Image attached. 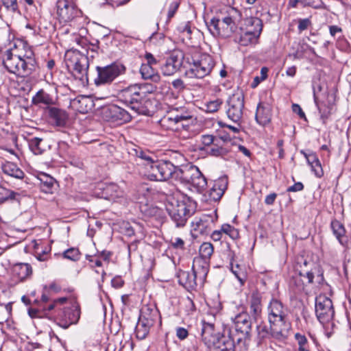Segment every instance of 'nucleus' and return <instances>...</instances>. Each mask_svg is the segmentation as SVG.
<instances>
[{
  "instance_id": "obj_1",
  "label": "nucleus",
  "mask_w": 351,
  "mask_h": 351,
  "mask_svg": "<svg viewBox=\"0 0 351 351\" xmlns=\"http://www.w3.org/2000/svg\"><path fill=\"white\" fill-rule=\"evenodd\" d=\"M135 155L143 160L145 176L150 180L165 181L168 179L189 184L197 192L202 193L207 185V180L199 168L191 164L176 167L169 161H160L157 156L148 150L140 147L134 149Z\"/></svg>"
},
{
  "instance_id": "obj_2",
  "label": "nucleus",
  "mask_w": 351,
  "mask_h": 351,
  "mask_svg": "<svg viewBox=\"0 0 351 351\" xmlns=\"http://www.w3.org/2000/svg\"><path fill=\"white\" fill-rule=\"evenodd\" d=\"M3 64L8 72L21 77L31 75L38 68L33 50L21 42L5 51Z\"/></svg>"
},
{
  "instance_id": "obj_3",
  "label": "nucleus",
  "mask_w": 351,
  "mask_h": 351,
  "mask_svg": "<svg viewBox=\"0 0 351 351\" xmlns=\"http://www.w3.org/2000/svg\"><path fill=\"white\" fill-rule=\"evenodd\" d=\"M147 96L148 93L144 86L134 84L121 90L117 97L120 101L136 113L145 114L148 112L147 105L150 102Z\"/></svg>"
},
{
  "instance_id": "obj_4",
  "label": "nucleus",
  "mask_w": 351,
  "mask_h": 351,
  "mask_svg": "<svg viewBox=\"0 0 351 351\" xmlns=\"http://www.w3.org/2000/svg\"><path fill=\"white\" fill-rule=\"evenodd\" d=\"M64 62L69 71L83 84L88 82L89 61L86 56L76 49H69L64 55Z\"/></svg>"
},
{
  "instance_id": "obj_5",
  "label": "nucleus",
  "mask_w": 351,
  "mask_h": 351,
  "mask_svg": "<svg viewBox=\"0 0 351 351\" xmlns=\"http://www.w3.org/2000/svg\"><path fill=\"white\" fill-rule=\"evenodd\" d=\"M195 202L189 198L178 200L169 199L166 204V210L176 227H183L187 219L195 212Z\"/></svg>"
},
{
  "instance_id": "obj_6",
  "label": "nucleus",
  "mask_w": 351,
  "mask_h": 351,
  "mask_svg": "<svg viewBox=\"0 0 351 351\" xmlns=\"http://www.w3.org/2000/svg\"><path fill=\"white\" fill-rule=\"evenodd\" d=\"M245 25L246 30L236 36L235 40L242 46L256 43L263 29L262 21L256 17L249 18L245 21Z\"/></svg>"
},
{
  "instance_id": "obj_7",
  "label": "nucleus",
  "mask_w": 351,
  "mask_h": 351,
  "mask_svg": "<svg viewBox=\"0 0 351 351\" xmlns=\"http://www.w3.org/2000/svg\"><path fill=\"white\" fill-rule=\"evenodd\" d=\"M215 65L213 58L208 54H202L198 59L193 60L185 74L189 78L202 79L208 75Z\"/></svg>"
},
{
  "instance_id": "obj_8",
  "label": "nucleus",
  "mask_w": 351,
  "mask_h": 351,
  "mask_svg": "<svg viewBox=\"0 0 351 351\" xmlns=\"http://www.w3.org/2000/svg\"><path fill=\"white\" fill-rule=\"evenodd\" d=\"M234 327L237 332L236 341L238 344L245 343L250 339L252 331V322L250 316L246 312H242L232 318Z\"/></svg>"
},
{
  "instance_id": "obj_9",
  "label": "nucleus",
  "mask_w": 351,
  "mask_h": 351,
  "mask_svg": "<svg viewBox=\"0 0 351 351\" xmlns=\"http://www.w3.org/2000/svg\"><path fill=\"white\" fill-rule=\"evenodd\" d=\"M267 311L269 323L280 328L286 329L288 308L280 301L272 299L267 307Z\"/></svg>"
},
{
  "instance_id": "obj_10",
  "label": "nucleus",
  "mask_w": 351,
  "mask_h": 351,
  "mask_svg": "<svg viewBox=\"0 0 351 351\" xmlns=\"http://www.w3.org/2000/svg\"><path fill=\"white\" fill-rule=\"evenodd\" d=\"M97 77L95 79L97 86L110 84L120 75L124 73L125 68L123 64L113 63L106 66H97Z\"/></svg>"
},
{
  "instance_id": "obj_11",
  "label": "nucleus",
  "mask_w": 351,
  "mask_h": 351,
  "mask_svg": "<svg viewBox=\"0 0 351 351\" xmlns=\"http://www.w3.org/2000/svg\"><path fill=\"white\" fill-rule=\"evenodd\" d=\"M244 108V95L237 90L230 95L227 101L226 114L228 117L234 123H239L243 117Z\"/></svg>"
},
{
  "instance_id": "obj_12",
  "label": "nucleus",
  "mask_w": 351,
  "mask_h": 351,
  "mask_svg": "<svg viewBox=\"0 0 351 351\" xmlns=\"http://www.w3.org/2000/svg\"><path fill=\"white\" fill-rule=\"evenodd\" d=\"M315 313L322 324L331 322L335 315L332 300L324 295L317 296L315 300Z\"/></svg>"
},
{
  "instance_id": "obj_13",
  "label": "nucleus",
  "mask_w": 351,
  "mask_h": 351,
  "mask_svg": "<svg viewBox=\"0 0 351 351\" xmlns=\"http://www.w3.org/2000/svg\"><path fill=\"white\" fill-rule=\"evenodd\" d=\"M210 32L215 36L221 35L222 36H229L235 27L232 19L230 16H226L222 20L213 18L207 23Z\"/></svg>"
},
{
  "instance_id": "obj_14",
  "label": "nucleus",
  "mask_w": 351,
  "mask_h": 351,
  "mask_svg": "<svg viewBox=\"0 0 351 351\" xmlns=\"http://www.w3.org/2000/svg\"><path fill=\"white\" fill-rule=\"evenodd\" d=\"M313 95L316 106L321 114V117L322 119H327L331 114L335 105V95L326 91L319 95L316 90H314Z\"/></svg>"
},
{
  "instance_id": "obj_15",
  "label": "nucleus",
  "mask_w": 351,
  "mask_h": 351,
  "mask_svg": "<svg viewBox=\"0 0 351 351\" xmlns=\"http://www.w3.org/2000/svg\"><path fill=\"white\" fill-rule=\"evenodd\" d=\"M184 60V54L181 51H173L161 66V72L165 76L175 74L180 70Z\"/></svg>"
},
{
  "instance_id": "obj_16",
  "label": "nucleus",
  "mask_w": 351,
  "mask_h": 351,
  "mask_svg": "<svg viewBox=\"0 0 351 351\" xmlns=\"http://www.w3.org/2000/svg\"><path fill=\"white\" fill-rule=\"evenodd\" d=\"M258 337L260 339L273 338L277 340H284L287 338L285 328H280L273 324L268 326L265 323H261L256 327Z\"/></svg>"
},
{
  "instance_id": "obj_17",
  "label": "nucleus",
  "mask_w": 351,
  "mask_h": 351,
  "mask_svg": "<svg viewBox=\"0 0 351 351\" xmlns=\"http://www.w3.org/2000/svg\"><path fill=\"white\" fill-rule=\"evenodd\" d=\"M78 13L75 5L68 0H58L57 2V14L60 20L69 22L74 19Z\"/></svg>"
},
{
  "instance_id": "obj_18",
  "label": "nucleus",
  "mask_w": 351,
  "mask_h": 351,
  "mask_svg": "<svg viewBox=\"0 0 351 351\" xmlns=\"http://www.w3.org/2000/svg\"><path fill=\"white\" fill-rule=\"evenodd\" d=\"M228 187L226 177H221L214 181L212 187L204 194L206 201H219Z\"/></svg>"
},
{
  "instance_id": "obj_19",
  "label": "nucleus",
  "mask_w": 351,
  "mask_h": 351,
  "mask_svg": "<svg viewBox=\"0 0 351 351\" xmlns=\"http://www.w3.org/2000/svg\"><path fill=\"white\" fill-rule=\"evenodd\" d=\"M62 318L64 324H59V325L64 328H67L70 325L76 324L80 317V306L75 303L71 307L65 308L62 315H59Z\"/></svg>"
},
{
  "instance_id": "obj_20",
  "label": "nucleus",
  "mask_w": 351,
  "mask_h": 351,
  "mask_svg": "<svg viewBox=\"0 0 351 351\" xmlns=\"http://www.w3.org/2000/svg\"><path fill=\"white\" fill-rule=\"evenodd\" d=\"M272 118V108L267 103L260 102L256 108L255 119L258 124L266 126L270 123Z\"/></svg>"
},
{
  "instance_id": "obj_21",
  "label": "nucleus",
  "mask_w": 351,
  "mask_h": 351,
  "mask_svg": "<svg viewBox=\"0 0 351 351\" xmlns=\"http://www.w3.org/2000/svg\"><path fill=\"white\" fill-rule=\"evenodd\" d=\"M315 268V265L312 261H308L303 257L298 259L295 269L298 271L300 276L304 277L308 283H312L314 278L313 269Z\"/></svg>"
},
{
  "instance_id": "obj_22",
  "label": "nucleus",
  "mask_w": 351,
  "mask_h": 351,
  "mask_svg": "<svg viewBox=\"0 0 351 351\" xmlns=\"http://www.w3.org/2000/svg\"><path fill=\"white\" fill-rule=\"evenodd\" d=\"M221 335L219 333L217 334L215 332L213 324L206 322L202 324L201 329L202 340L207 347L211 348L218 339V337Z\"/></svg>"
},
{
  "instance_id": "obj_23",
  "label": "nucleus",
  "mask_w": 351,
  "mask_h": 351,
  "mask_svg": "<svg viewBox=\"0 0 351 351\" xmlns=\"http://www.w3.org/2000/svg\"><path fill=\"white\" fill-rule=\"evenodd\" d=\"M12 275L18 282H24L29 279L33 273L31 265L24 263L14 264L12 268Z\"/></svg>"
},
{
  "instance_id": "obj_24",
  "label": "nucleus",
  "mask_w": 351,
  "mask_h": 351,
  "mask_svg": "<svg viewBox=\"0 0 351 351\" xmlns=\"http://www.w3.org/2000/svg\"><path fill=\"white\" fill-rule=\"evenodd\" d=\"M209 261L202 258L193 259L192 271L198 277L200 285L204 284L208 272Z\"/></svg>"
},
{
  "instance_id": "obj_25",
  "label": "nucleus",
  "mask_w": 351,
  "mask_h": 351,
  "mask_svg": "<svg viewBox=\"0 0 351 351\" xmlns=\"http://www.w3.org/2000/svg\"><path fill=\"white\" fill-rule=\"evenodd\" d=\"M139 319L153 326L157 321L160 320V313L156 307L145 306L141 310Z\"/></svg>"
},
{
  "instance_id": "obj_26",
  "label": "nucleus",
  "mask_w": 351,
  "mask_h": 351,
  "mask_svg": "<svg viewBox=\"0 0 351 351\" xmlns=\"http://www.w3.org/2000/svg\"><path fill=\"white\" fill-rule=\"evenodd\" d=\"M217 219L216 215H203L194 222L197 229L202 233L206 234L212 230Z\"/></svg>"
},
{
  "instance_id": "obj_27",
  "label": "nucleus",
  "mask_w": 351,
  "mask_h": 351,
  "mask_svg": "<svg viewBox=\"0 0 351 351\" xmlns=\"http://www.w3.org/2000/svg\"><path fill=\"white\" fill-rule=\"evenodd\" d=\"M49 117L53 123L58 127H64L66 125L69 116L64 110L56 108H48Z\"/></svg>"
},
{
  "instance_id": "obj_28",
  "label": "nucleus",
  "mask_w": 351,
  "mask_h": 351,
  "mask_svg": "<svg viewBox=\"0 0 351 351\" xmlns=\"http://www.w3.org/2000/svg\"><path fill=\"white\" fill-rule=\"evenodd\" d=\"M179 282L187 290L195 289L198 285V277L191 271H183L180 273L178 276Z\"/></svg>"
},
{
  "instance_id": "obj_29",
  "label": "nucleus",
  "mask_w": 351,
  "mask_h": 351,
  "mask_svg": "<svg viewBox=\"0 0 351 351\" xmlns=\"http://www.w3.org/2000/svg\"><path fill=\"white\" fill-rule=\"evenodd\" d=\"M234 341L230 335H221L212 347L215 351H234Z\"/></svg>"
},
{
  "instance_id": "obj_30",
  "label": "nucleus",
  "mask_w": 351,
  "mask_h": 351,
  "mask_svg": "<svg viewBox=\"0 0 351 351\" xmlns=\"http://www.w3.org/2000/svg\"><path fill=\"white\" fill-rule=\"evenodd\" d=\"M104 113L110 115L113 121L120 120L122 122H128L132 118L131 115L125 110L117 106L105 108Z\"/></svg>"
},
{
  "instance_id": "obj_31",
  "label": "nucleus",
  "mask_w": 351,
  "mask_h": 351,
  "mask_svg": "<svg viewBox=\"0 0 351 351\" xmlns=\"http://www.w3.org/2000/svg\"><path fill=\"white\" fill-rule=\"evenodd\" d=\"M123 197V191L114 184L106 185L104 189L101 197L109 201L116 202L118 199Z\"/></svg>"
},
{
  "instance_id": "obj_32",
  "label": "nucleus",
  "mask_w": 351,
  "mask_h": 351,
  "mask_svg": "<svg viewBox=\"0 0 351 351\" xmlns=\"http://www.w3.org/2000/svg\"><path fill=\"white\" fill-rule=\"evenodd\" d=\"M330 228L333 234L341 245L347 243V237L346 236V229L344 226L338 220L334 219L330 223Z\"/></svg>"
},
{
  "instance_id": "obj_33",
  "label": "nucleus",
  "mask_w": 351,
  "mask_h": 351,
  "mask_svg": "<svg viewBox=\"0 0 351 351\" xmlns=\"http://www.w3.org/2000/svg\"><path fill=\"white\" fill-rule=\"evenodd\" d=\"M1 169L5 174L19 180H22L25 176L24 172L16 164L11 162L3 163Z\"/></svg>"
},
{
  "instance_id": "obj_34",
  "label": "nucleus",
  "mask_w": 351,
  "mask_h": 351,
  "mask_svg": "<svg viewBox=\"0 0 351 351\" xmlns=\"http://www.w3.org/2000/svg\"><path fill=\"white\" fill-rule=\"evenodd\" d=\"M140 73L144 80H150L154 82H158L160 80L157 69L149 64L143 63L140 67Z\"/></svg>"
},
{
  "instance_id": "obj_35",
  "label": "nucleus",
  "mask_w": 351,
  "mask_h": 351,
  "mask_svg": "<svg viewBox=\"0 0 351 351\" xmlns=\"http://www.w3.org/2000/svg\"><path fill=\"white\" fill-rule=\"evenodd\" d=\"M226 140L223 137L217 138L216 141L211 145L208 154L213 156H223L228 152V149L226 147Z\"/></svg>"
},
{
  "instance_id": "obj_36",
  "label": "nucleus",
  "mask_w": 351,
  "mask_h": 351,
  "mask_svg": "<svg viewBox=\"0 0 351 351\" xmlns=\"http://www.w3.org/2000/svg\"><path fill=\"white\" fill-rule=\"evenodd\" d=\"M261 297L257 293L252 294L250 302V312L254 319H257L261 314Z\"/></svg>"
},
{
  "instance_id": "obj_37",
  "label": "nucleus",
  "mask_w": 351,
  "mask_h": 351,
  "mask_svg": "<svg viewBox=\"0 0 351 351\" xmlns=\"http://www.w3.org/2000/svg\"><path fill=\"white\" fill-rule=\"evenodd\" d=\"M300 3L303 7H311L314 9H326V6L322 0H289V6L296 8Z\"/></svg>"
},
{
  "instance_id": "obj_38",
  "label": "nucleus",
  "mask_w": 351,
  "mask_h": 351,
  "mask_svg": "<svg viewBox=\"0 0 351 351\" xmlns=\"http://www.w3.org/2000/svg\"><path fill=\"white\" fill-rule=\"evenodd\" d=\"M171 111L174 112V119H176L178 123L182 127L185 126L184 122L191 121L193 119L192 112H189L184 107L173 108L171 110Z\"/></svg>"
},
{
  "instance_id": "obj_39",
  "label": "nucleus",
  "mask_w": 351,
  "mask_h": 351,
  "mask_svg": "<svg viewBox=\"0 0 351 351\" xmlns=\"http://www.w3.org/2000/svg\"><path fill=\"white\" fill-rule=\"evenodd\" d=\"M32 103L35 105L43 104L51 106L54 104L53 97L44 90H38L32 98Z\"/></svg>"
},
{
  "instance_id": "obj_40",
  "label": "nucleus",
  "mask_w": 351,
  "mask_h": 351,
  "mask_svg": "<svg viewBox=\"0 0 351 351\" xmlns=\"http://www.w3.org/2000/svg\"><path fill=\"white\" fill-rule=\"evenodd\" d=\"M174 112H170L167 115L163 117L160 121L159 123L162 128L165 130H178L180 125L177 120L174 119Z\"/></svg>"
},
{
  "instance_id": "obj_41",
  "label": "nucleus",
  "mask_w": 351,
  "mask_h": 351,
  "mask_svg": "<svg viewBox=\"0 0 351 351\" xmlns=\"http://www.w3.org/2000/svg\"><path fill=\"white\" fill-rule=\"evenodd\" d=\"M29 146L32 152L36 155L42 154L45 150L42 138L34 137L29 141Z\"/></svg>"
},
{
  "instance_id": "obj_42",
  "label": "nucleus",
  "mask_w": 351,
  "mask_h": 351,
  "mask_svg": "<svg viewBox=\"0 0 351 351\" xmlns=\"http://www.w3.org/2000/svg\"><path fill=\"white\" fill-rule=\"evenodd\" d=\"M152 327V326L138 318L135 330L136 337L139 339H144L149 334Z\"/></svg>"
},
{
  "instance_id": "obj_43",
  "label": "nucleus",
  "mask_w": 351,
  "mask_h": 351,
  "mask_svg": "<svg viewBox=\"0 0 351 351\" xmlns=\"http://www.w3.org/2000/svg\"><path fill=\"white\" fill-rule=\"evenodd\" d=\"M39 180L40 181V189L46 193H49L54 185L55 180L45 173L40 175Z\"/></svg>"
},
{
  "instance_id": "obj_44",
  "label": "nucleus",
  "mask_w": 351,
  "mask_h": 351,
  "mask_svg": "<svg viewBox=\"0 0 351 351\" xmlns=\"http://www.w3.org/2000/svg\"><path fill=\"white\" fill-rule=\"evenodd\" d=\"M213 245L208 242L203 243L199 248V256L197 258H202L204 260L209 261L212 254H213Z\"/></svg>"
},
{
  "instance_id": "obj_45",
  "label": "nucleus",
  "mask_w": 351,
  "mask_h": 351,
  "mask_svg": "<svg viewBox=\"0 0 351 351\" xmlns=\"http://www.w3.org/2000/svg\"><path fill=\"white\" fill-rule=\"evenodd\" d=\"M1 3L6 12L12 16L21 15L17 0H1Z\"/></svg>"
},
{
  "instance_id": "obj_46",
  "label": "nucleus",
  "mask_w": 351,
  "mask_h": 351,
  "mask_svg": "<svg viewBox=\"0 0 351 351\" xmlns=\"http://www.w3.org/2000/svg\"><path fill=\"white\" fill-rule=\"evenodd\" d=\"M295 339L298 344V351H310L308 340L305 335L300 333H295Z\"/></svg>"
},
{
  "instance_id": "obj_47",
  "label": "nucleus",
  "mask_w": 351,
  "mask_h": 351,
  "mask_svg": "<svg viewBox=\"0 0 351 351\" xmlns=\"http://www.w3.org/2000/svg\"><path fill=\"white\" fill-rule=\"evenodd\" d=\"M80 252L77 248L71 247L67 249L62 253V256L64 258L77 261L80 258Z\"/></svg>"
},
{
  "instance_id": "obj_48",
  "label": "nucleus",
  "mask_w": 351,
  "mask_h": 351,
  "mask_svg": "<svg viewBox=\"0 0 351 351\" xmlns=\"http://www.w3.org/2000/svg\"><path fill=\"white\" fill-rule=\"evenodd\" d=\"M16 193L0 185V203L8 199H14Z\"/></svg>"
},
{
  "instance_id": "obj_49",
  "label": "nucleus",
  "mask_w": 351,
  "mask_h": 351,
  "mask_svg": "<svg viewBox=\"0 0 351 351\" xmlns=\"http://www.w3.org/2000/svg\"><path fill=\"white\" fill-rule=\"evenodd\" d=\"M177 30L187 38H190L193 32L191 22L184 21L180 23L177 27Z\"/></svg>"
},
{
  "instance_id": "obj_50",
  "label": "nucleus",
  "mask_w": 351,
  "mask_h": 351,
  "mask_svg": "<svg viewBox=\"0 0 351 351\" xmlns=\"http://www.w3.org/2000/svg\"><path fill=\"white\" fill-rule=\"evenodd\" d=\"M221 229L223 234L228 235L232 239H236L239 237L238 230L228 223L223 224Z\"/></svg>"
},
{
  "instance_id": "obj_51",
  "label": "nucleus",
  "mask_w": 351,
  "mask_h": 351,
  "mask_svg": "<svg viewBox=\"0 0 351 351\" xmlns=\"http://www.w3.org/2000/svg\"><path fill=\"white\" fill-rule=\"evenodd\" d=\"M231 271L241 284L243 285L245 280V274L240 266L238 264L235 266L231 264Z\"/></svg>"
},
{
  "instance_id": "obj_52",
  "label": "nucleus",
  "mask_w": 351,
  "mask_h": 351,
  "mask_svg": "<svg viewBox=\"0 0 351 351\" xmlns=\"http://www.w3.org/2000/svg\"><path fill=\"white\" fill-rule=\"evenodd\" d=\"M138 193H142L143 195L142 198L140 197H138V202L141 204H147L149 193V188L147 186V185H141L138 190Z\"/></svg>"
},
{
  "instance_id": "obj_53",
  "label": "nucleus",
  "mask_w": 351,
  "mask_h": 351,
  "mask_svg": "<svg viewBox=\"0 0 351 351\" xmlns=\"http://www.w3.org/2000/svg\"><path fill=\"white\" fill-rule=\"evenodd\" d=\"M179 6H180V3L178 1H173L171 3H170L169 10H168V13H167V23L169 22L170 20L174 16Z\"/></svg>"
},
{
  "instance_id": "obj_54",
  "label": "nucleus",
  "mask_w": 351,
  "mask_h": 351,
  "mask_svg": "<svg viewBox=\"0 0 351 351\" xmlns=\"http://www.w3.org/2000/svg\"><path fill=\"white\" fill-rule=\"evenodd\" d=\"M300 153L302 154H303L304 156L306 158L309 166L313 165L314 163H315L319 160L317 156L314 152H310V153L307 154L304 151L301 150Z\"/></svg>"
},
{
  "instance_id": "obj_55",
  "label": "nucleus",
  "mask_w": 351,
  "mask_h": 351,
  "mask_svg": "<svg viewBox=\"0 0 351 351\" xmlns=\"http://www.w3.org/2000/svg\"><path fill=\"white\" fill-rule=\"evenodd\" d=\"M310 167L311 168V171L317 178H320L324 176V171L319 160Z\"/></svg>"
},
{
  "instance_id": "obj_56",
  "label": "nucleus",
  "mask_w": 351,
  "mask_h": 351,
  "mask_svg": "<svg viewBox=\"0 0 351 351\" xmlns=\"http://www.w3.org/2000/svg\"><path fill=\"white\" fill-rule=\"evenodd\" d=\"M222 103V101L219 99L208 102L207 104L208 111L210 112H217L221 106Z\"/></svg>"
},
{
  "instance_id": "obj_57",
  "label": "nucleus",
  "mask_w": 351,
  "mask_h": 351,
  "mask_svg": "<svg viewBox=\"0 0 351 351\" xmlns=\"http://www.w3.org/2000/svg\"><path fill=\"white\" fill-rule=\"evenodd\" d=\"M311 21L310 19H300L298 20V29L300 32H302L307 29L311 25Z\"/></svg>"
},
{
  "instance_id": "obj_58",
  "label": "nucleus",
  "mask_w": 351,
  "mask_h": 351,
  "mask_svg": "<svg viewBox=\"0 0 351 351\" xmlns=\"http://www.w3.org/2000/svg\"><path fill=\"white\" fill-rule=\"evenodd\" d=\"M185 243L184 240L180 237L171 238V245L175 249L184 250Z\"/></svg>"
},
{
  "instance_id": "obj_59",
  "label": "nucleus",
  "mask_w": 351,
  "mask_h": 351,
  "mask_svg": "<svg viewBox=\"0 0 351 351\" xmlns=\"http://www.w3.org/2000/svg\"><path fill=\"white\" fill-rule=\"evenodd\" d=\"M189 335L188 330L183 327H178L176 328V336L180 340L185 339Z\"/></svg>"
},
{
  "instance_id": "obj_60",
  "label": "nucleus",
  "mask_w": 351,
  "mask_h": 351,
  "mask_svg": "<svg viewBox=\"0 0 351 351\" xmlns=\"http://www.w3.org/2000/svg\"><path fill=\"white\" fill-rule=\"evenodd\" d=\"M218 138L213 135H203L202 136V143L204 145L208 146L213 145Z\"/></svg>"
},
{
  "instance_id": "obj_61",
  "label": "nucleus",
  "mask_w": 351,
  "mask_h": 351,
  "mask_svg": "<svg viewBox=\"0 0 351 351\" xmlns=\"http://www.w3.org/2000/svg\"><path fill=\"white\" fill-rule=\"evenodd\" d=\"M145 58L147 61V62L145 63V64H149V66L154 67V66H156L158 63L156 59L151 53H146L145 55Z\"/></svg>"
},
{
  "instance_id": "obj_62",
  "label": "nucleus",
  "mask_w": 351,
  "mask_h": 351,
  "mask_svg": "<svg viewBox=\"0 0 351 351\" xmlns=\"http://www.w3.org/2000/svg\"><path fill=\"white\" fill-rule=\"evenodd\" d=\"M36 258L40 261H45L48 258V250L46 249L45 250H42L40 252H38V248H37V250L36 252Z\"/></svg>"
},
{
  "instance_id": "obj_63",
  "label": "nucleus",
  "mask_w": 351,
  "mask_h": 351,
  "mask_svg": "<svg viewBox=\"0 0 351 351\" xmlns=\"http://www.w3.org/2000/svg\"><path fill=\"white\" fill-rule=\"evenodd\" d=\"M304 189V185L302 182H298L295 183L293 185L289 186L287 189V191L289 192H298L301 191Z\"/></svg>"
},
{
  "instance_id": "obj_64",
  "label": "nucleus",
  "mask_w": 351,
  "mask_h": 351,
  "mask_svg": "<svg viewBox=\"0 0 351 351\" xmlns=\"http://www.w3.org/2000/svg\"><path fill=\"white\" fill-rule=\"evenodd\" d=\"M276 197L277 194L276 193H271L265 197V203L267 205H272L275 202Z\"/></svg>"
}]
</instances>
